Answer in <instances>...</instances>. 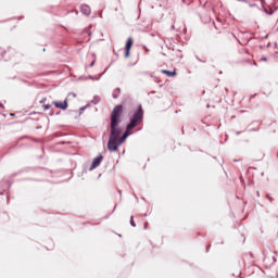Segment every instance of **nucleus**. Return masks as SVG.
Segmentation results:
<instances>
[{
    "label": "nucleus",
    "mask_w": 278,
    "mask_h": 278,
    "mask_svg": "<svg viewBox=\"0 0 278 278\" xmlns=\"http://www.w3.org/2000/svg\"><path fill=\"white\" fill-rule=\"evenodd\" d=\"M144 112L142 106L139 105L138 110L130 118V123L126 126V131L123 134V128H121V123H123V105H116L111 113V123H110V137L108 142V150L111 153L118 151V147L123 144L129 136H131V129L138 127L142 123ZM121 134L123 136L121 137Z\"/></svg>",
    "instance_id": "nucleus-1"
},
{
    "label": "nucleus",
    "mask_w": 278,
    "mask_h": 278,
    "mask_svg": "<svg viewBox=\"0 0 278 278\" xmlns=\"http://www.w3.org/2000/svg\"><path fill=\"white\" fill-rule=\"evenodd\" d=\"M76 97H77L76 93H70L67 96V98L65 99V101H63V102L54 101L53 105L56 106L59 110H67L68 109V99H71V98L75 99Z\"/></svg>",
    "instance_id": "nucleus-2"
},
{
    "label": "nucleus",
    "mask_w": 278,
    "mask_h": 278,
    "mask_svg": "<svg viewBox=\"0 0 278 278\" xmlns=\"http://www.w3.org/2000/svg\"><path fill=\"white\" fill-rule=\"evenodd\" d=\"M131 47H134V39L128 38L125 47V58H129V52L131 51Z\"/></svg>",
    "instance_id": "nucleus-3"
},
{
    "label": "nucleus",
    "mask_w": 278,
    "mask_h": 278,
    "mask_svg": "<svg viewBox=\"0 0 278 278\" xmlns=\"http://www.w3.org/2000/svg\"><path fill=\"white\" fill-rule=\"evenodd\" d=\"M101 162H103V155H99L94 157L91 164L90 170H94V168H98V166L101 165Z\"/></svg>",
    "instance_id": "nucleus-4"
},
{
    "label": "nucleus",
    "mask_w": 278,
    "mask_h": 278,
    "mask_svg": "<svg viewBox=\"0 0 278 278\" xmlns=\"http://www.w3.org/2000/svg\"><path fill=\"white\" fill-rule=\"evenodd\" d=\"M80 12H83V14H86L88 16L90 14V7H88L87 4H83L80 7Z\"/></svg>",
    "instance_id": "nucleus-5"
},
{
    "label": "nucleus",
    "mask_w": 278,
    "mask_h": 278,
    "mask_svg": "<svg viewBox=\"0 0 278 278\" xmlns=\"http://www.w3.org/2000/svg\"><path fill=\"white\" fill-rule=\"evenodd\" d=\"M161 73L163 74V75H166L167 77H175V75H177V72H170V71H168V70H162L161 71Z\"/></svg>",
    "instance_id": "nucleus-6"
},
{
    "label": "nucleus",
    "mask_w": 278,
    "mask_h": 278,
    "mask_svg": "<svg viewBox=\"0 0 278 278\" xmlns=\"http://www.w3.org/2000/svg\"><path fill=\"white\" fill-rule=\"evenodd\" d=\"M42 108H43L45 111L51 110V106L49 104H43Z\"/></svg>",
    "instance_id": "nucleus-7"
},
{
    "label": "nucleus",
    "mask_w": 278,
    "mask_h": 278,
    "mask_svg": "<svg viewBox=\"0 0 278 278\" xmlns=\"http://www.w3.org/2000/svg\"><path fill=\"white\" fill-rule=\"evenodd\" d=\"M130 225L131 227H136V222H134V217L130 218Z\"/></svg>",
    "instance_id": "nucleus-8"
},
{
    "label": "nucleus",
    "mask_w": 278,
    "mask_h": 278,
    "mask_svg": "<svg viewBox=\"0 0 278 278\" xmlns=\"http://www.w3.org/2000/svg\"><path fill=\"white\" fill-rule=\"evenodd\" d=\"M267 61H268V59H266V56L261 58V62H267Z\"/></svg>",
    "instance_id": "nucleus-9"
}]
</instances>
